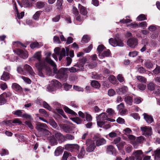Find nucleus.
Returning <instances> with one entry per match:
<instances>
[{"label":"nucleus","mask_w":160,"mask_h":160,"mask_svg":"<svg viewBox=\"0 0 160 160\" xmlns=\"http://www.w3.org/2000/svg\"><path fill=\"white\" fill-rule=\"evenodd\" d=\"M34 57L38 61L35 65L38 71V75L41 77H44V74L50 75L52 72L51 69L50 67H45L44 60H41V53L39 52H36L34 55Z\"/></svg>","instance_id":"obj_1"},{"label":"nucleus","mask_w":160,"mask_h":160,"mask_svg":"<svg viewBox=\"0 0 160 160\" xmlns=\"http://www.w3.org/2000/svg\"><path fill=\"white\" fill-rule=\"evenodd\" d=\"M36 128L40 133L41 135L49 134V132L47 130V125L43 123H38L36 124Z\"/></svg>","instance_id":"obj_2"},{"label":"nucleus","mask_w":160,"mask_h":160,"mask_svg":"<svg viewBox=\"0 0 160 160\" xmlns=\"http://www.w3.org/2000/svg\"><path fill=\"white\" fill-rule=\"evenodd\" d=\"M52 66L53 67L54 72L57 74V77L58 78L61 79L66 77L68 73L66 68H61L58 70L56 68V64L55 66Z\"/></svg>","instance_id":"obj_3"},{"label":"nucleus","mask_w":160,"mask_h":160,"mask_svg":"<svg viewBox=\"0 0 160 160\" xmlns=\"http://www.w3.org/2000/svg\"><path fill=\"white\" fill-rule=\"evenodd\" d=\"M60 126L62 131L67 133H71L74 129L72 124L70 123L61 124Z\"/></svg>","instance_id":"obj_4"},{"label":"nucleus","mask_w":160,"mask_h":160,"mask_svg":"<svg viewBox=\"0 0 160 160\" xmlns=\"http://www.w3.org/2000/svg\"><path fill=\"white\" fill-rule=\"evenodd\" d=\"M109 42L113 47H123L124 45L123 41L119 38H111L109 40Z\"/></svg>","instance_id":"obj_5"},{"label":"nucleus","mask_w":160,"mask_h":160,"mask_svg":"<svg viewBox=\"0 0 160 160\" xmlns=\"http://www.w3.org/2000/svg\"><path fill=\"white\" fill-rule=\"evenodd\" d=\"M140 129L142 135L146 137L150 136L152 134V130L151 127L145 126L141 127Z\"/></svg>","instance_id":"obj_6"},{"label":"nucleus","mask_w":160,"mask_h":160,"mask_svg":"<svg viewBox=\"0 0 160 160\" xmlns=\"http://www.w3.org/2000/svg\"><path fill=\"white\" fill-rule=\"evenodd\" d=\"M86 143L87 146L86 150L87 152H91L94 150L95 146L93 141L90 139H88L86 141Z\"/></svg>","instance_id":"obj_7"},{"label":"nucleus","mask_w":160,"mask_h":160,"mask_svg":"<svg viewBox=\"0 0 160 160\" xmlns=\"http://www.w3.org/2000/svg\"><path fill=\"white\" fill-rule=\"evenodd\" d=\"M51 53L50 52L47 53V56L45 59L44 60L45 62V67H49L48 64L51 66H55V63L50 58V56L51 55Z\"/></svg>","instance_id":"obj_8"},{"label":"nucleus","mask_w":160,"mask_h":160,"mask_svg":"<svg viewBox=\"0 0 160 160\" xmlns=\"http://www.w3.org/2000/svg\"><path fill=\"white\" fill-rule=\"evenodd\" d=\"M13 51L20 57L24 59H25L28 57V52L27 51H23L18 48L14 50Z\"/></svg>","instance_id":"obj_9"},{"label":"nucleus","mask_w":160,"mask_h":160,"mask_svg":"<svg viewBox=\"0 0 160 160\" xmlns=\"http://www.w3.org/2000/svg\"><path fill=\"white\" fill-rule=\"evenodd\" d=\"M79 148V146L77 144H68L65 146V149L66 150L71 152H72L74 149L78 150Z\"/></svg>","instance_id":"obj_10"},{"label":"nucleus","mask_w":160,"mask_h":160,"mask_svg":"<svg viewBox=\"0 0 160 160\" xmlns=\"http://www.w3.org/2000/svg\"><path fill=\"white\" fill-rule=\"evenodd\" d=\"M106 152L109 154L112 155H116L117 153L116 149L112 145L107 146Z\"/></svg>","instance_id":"obj_11"},{"label":"nucleus","mask_w":160,"mask_h":160,"mask_svg":"<svg viewBox=\"0 0 160 160\" xmlns=\"http://www.w3.org/2000/svg\"><path fill=\"white\" fill-rule=\"evenodd\" d=\"M127 45L130 47L134 48L138 45V40L136 38H131L127 41Z\"/></svg>","instance_id":"obj_12"},{"label":"nucleus","mask_w":160,"mask_h":160,"mask_svg":"<svg viewBox=\"0 0 160 160\" xmlns=\"http://www.w3.org/2000/svg\"><path fill=\"white\" fill-rule=\"evenodd\" d=\"M142 152L141 150H136L133 152L132 155L134 156L136 160H142Z\"/></svg>","instance_id":"obj_13"},{"label":"nucleus","mask_w":160,"mask_h":160,"mask_svg":"<svg viewBox=\"0 0 160 160\" xmlns=\"http://www.w3.org/2000/svg\"><path fill=\"white\" fill-rule=\"evenodd\" d=\"M54 136L56 139L58 140H60L61 142L64 141V136L61 133L57 132V131H54Z\"/></svg>","instance_id":"obj_14"},{"label":"nucleus","mask_w":160,"mask_h":160,"mask_svg":"<svg viewBox=\"0 0 160 160\" xmlns=\"http://www.w3.org/2000/svg\"><path fill=\"white\" fill-rule=\"evenodd\" d=\"M55 53L57 55H60L63 57L66 56V51L65 49L62 48L61 51H60V48L58 47L56 48L54 50Z\"/></svg>","instance_id":"obj_15"},{"label":"nucleus","mask_w":160,"mask_h":160,"mask_svg":"<svg viewBox=\"0 0 160 160\" xmlns=\"http://www.w3.org/2000/svg\"><path fill=\"white\" fill-rule=\"evenodd\" d=\"M12 88L18 92L21 93L22 92V88L18 84L14 83L12 84Z\"/></svg>","instance_id":"obj_16"},{"label":"nucleus","mask_w":160,"mask_h":160,"mask_svg":"<svg viewBox=\"0 0 160 160\" xmlns=\"http://www.w3.org/2000/svg\"><path fill=\"white\" fill-rule=\"evenodd\" d=\"M143 115L144 119L148 123L150 124L153 121V118L151 116L149 115L146 113H144Z\"/></svg>","instance_id":"obj_17"},{"label":"nucleus","mask_w":160,"mask_h":160,"mask_svg":"<svg viewBox=\"0 0 160 160\" xmlns=\"http://www.w3.org/2000/svg\"><path fill=\"white\" fill-rule=\"evenodd\" d=\"M24 69L28 71L30 74L32 76H34L35 73L33 70L31 66L28 64H26L24 67Z\"/></svg>","instance_id":"obj_18"},{"label":"nucleus","mask_w":160,"mask_h":160,"mask_svg":"<svg viewBox=\"0 0 160 160\" xmlns=\"http://www.w3.org/2000/svg\"><path fill=\"white\" fill-rule=\"evenodd\" d=\"M108 117L106 113L104 112L100 114L98 116L96 117V119L97 121H104L107 120Z\"/></svg>","instance_id":"obj_19"},{"label":"nucleus","mask_w":160,"mask_h":160,"mask_svg":"<svg viewBox=\"0 0 160 160\" xmlns=\"http://www.w3.org/2000/svg\"><path fill=\"white\" fill-rule=\"evenodd\" d=\"M78 8L80 10V13L82 15L84 16H86L87 15L88 12L85 7L79 4Z\"/></svg>","instance_id":"obj_20"},{"label":"nucleus","mask_w":160,"mask_h":160,"mask_svg":"<svg viewBox=\"0 0 160 160\" xmlns=\"http://www.w3.org/2000/svg\"><path fill=\"white\" fill-rule=\"evenodd\" d=\"M106 143V140L103 138H101L97 140L96 144L97 146H99L105 144Z\"/></svg>","instance_id":"obj_21"},{"label":"nucleus","mask_w":160,"mask_h":160,"mask_svg":"<svg viewBox=\"0 0 160 160\" xmlns=\"http://www.w3.org/2000/svg\"><path fill=\"white\" fill-rule=\"evenodd\" d=\"M9 78V74L7 72H4L3 74L1 77V79L5 81H7Z\"/></svg>","instance_id":"obj_22"},{"label":"nucleus","mask_w":160,"mask_h":160,"mask_svg":"<svg viewBox=\"0 0 160 160\" xmlns=\"http://www.w3.org/2000/svg\"><path fill=\"white\" fill-rule=\"evenodd\" d=\"M48 139L52 145L54 146L57 144V140L55 138L54 135L49 137Z\"/></svg>","instance_id":"obj_23"},{"label":"nucleus","mask_w":160,"mask_h":160,"mask_svg":"<svg viewBox=\"0 0 160 160\" xmlns=\"http://www.w3.org/2000/svg\"><path fill=\"white\" fill-rule=\"evenodd\" d=\"M124 101L127 104L131 105L133 102V99L130 96H127L124 98Z\"/></svg>","instance_id":"obj_24"},{"label":"nucleus","mask_w":160,"mask_h":160,"mask_svg":"<svg viewBox=\"0 0 160 160\" xmlns=\"http://www.w3.org/2000/svg\"><path fill=\"white\" fill-rule=\"evenodd\" d=\"M63 151V149L62 147H57L54 152V154L56 156H58L61 154Z\"/></svg>","instance_id":"obj_25"},{"label":"nucleus","mask_w":160,"mask_h":160,"mask_svg":"<svg viewBox=\"0 0 160 160\" xmlns=\"http://www.w3.org/2000/svg\"><path fill=\"white\" fill-rule=\"evenodd\" d=\"M74 66L76 67V69L78 72L80 71H83L84 69V65L80 64L78 62L75 64L74 65Z\"/></svg>","instance_id":"obj_26"},{"label":"nucleus","mask_w":160,"mask_h":160,"mask_svg":"<svg viewBox=\"0 0 160 160\" xmlns=\"http://www.w3.org/2000/svg\"><path fill=\"white\" fill-rule=\"evenodd\" d=\"M85 152L84 146L82 147L80 151L78 156V157L79 158H83L85 154Z\"/></svg>","instance_id":"obj_27"},{"label":"nucleus","mask_w":160,"mask_h":160,"mask_svg":"<svg viewBox=\"0 0 160 160\" xmlns=\"http://www.w3.org/2000/svg\"><path fill=\"white\" fill-rule=\"evenodd\" d=\"M91 85L92 87L96 88H98L100 86V84L96 80L92 81L91 82Z\"/></svg>","instance_id":"obj_28"},{"label":"nucleus","mask_w":160,"mask_h":160,"mask_svg":"<svg viewBox=\"0 0 160 160\" xmlns=\"http://www.w3.org/2000/svg\"><path fill=\"white\" fill-rule=\"evenodd\" d=\"M136 78L140 82L143 83H146L147 82V79L144 77L141 76H138Z\"/></svg>","instance_id":"obj_29"},{"label":"nucleus","mask_w":160,"mask_h":160,"mask_svg":"<svg viewBox=\"0 0 160 160\" xmlns=\"http://www.w3.org/2000/svg\"><path fill=\"white\" fill-rule=\"evenodd\" d=\"M97 62H92L86 65L88 68L89 69L93 68L97 66Z\"/></svg>","instance_id":"obj_30"},{"label":"nucleus","mask_w":160,"mask_h":160,"mask_svg":"<svg viewBox=\"0 0 160 160\" xmlns=\"http://www.w3.org/2000/svg\"><path fill=\"white\" fill-rule=\"evenodd\" d=\"M155 160H160V149L154 151Z\"/></svg>","instance_id":"obj_31"},{"label":"nucleus","mask_w":160,"mask_h":160,"mask_svg":"<svg viewBox=\"0 0 160 160\" xmlns=\"http://www.w3.org/2000/svg\"><path fill=\"white\" fill-rule=\"evenodd\" d=\"M72 120L73 121L78 124H81L82 122V119H81L78 117L73 118Z\"/></svg>","instance_id":"obj_32"},{"label":"nucleus","mask_w":160,"mask_h":160,"mask_svg":"<svg viewBox=\"0 0 160 160\" xmlns=\"http://www.w3.org/2000/svg\"><path fill=\"white\" fill-rule=\"evenodd\" d=\"M64 110L65 112H67L69 114H71L72 115H75L77 114L73 110L69 109V108L67 107H65L64 108Z\"/></svg>","instance_id":"obj_33"},{"label":"nucleus","mask_w":160,"mask_h":160,"mask_svg":"<svg viewBox=\"0 0 160 160\" xmlns=\"http://www.w3.org/2000/svg\"><path fill=\"white\" fill-rule=\"evenodd\" d=\"M137 71L140 73H144L146 72L147 70L142 67H136Z\"/></svg>","instance_id":"obj_34"},{"label":"nucleus","mask_w":160,"mask_h":160,"mask_svg":"<svg viewBox=\"0 0 160 160\" xmlns=\"http://www.w3.org/2000/svg\"><path fill=\"white\" fill-rule=\"evenodd\" d=\"M71 154L68 152L67 151H64L62 157V160H67L69 156H71Z\"/></svg>","instance_id":"obj_35"},{"label":"nucleus","mask_w":160,"mask_h":160,"mask_svg":"<svg viewBox=\"0 0 160 160\" xmlns=\"http://www.w3.org/2000/svg\"><path fill=\"white\" fill-rule=\"evenodd\" d=\"M50 84L53 86L54 88L59 86V84H60L59 82L55 79L52 80Z\"/></svg>","instance_id":"obj_36"},{"label":"nucleus","mask_w":160,"mask_h":160,"mask_svg":"<svg viewBox=\"0 0 160 160\" xmlns=\"http://www.w3.org/2000/svg\"><path fill=\"white\" fill-rule=\"evenodd\" d=\"M109 81L113 84L116 83L117 81L115 77L113 75L110 76L108 78Z\"/></svg>","instance_id":"obj_37"},{"label":"nucleus","mask_w":160,"mask_h":160,"mask_svg":"<svg viewBox=\"0 0 160 160\" xmlns=\"http://www.w3.org/2000/svg\"><path fill=\"white\" fill-rule=\"evenodd\" d=\"M146 68H152L153 66L152 63L150 61H147L144 64Z\"/></svg>","instance_id":"obj_38"},{"label":"nucleus","mask_w":160,"mask_h":160,"mask_svg":"<svg viewBox=\"0 0 160 160\" xmlns=\"http://www.w3.org/2000/svg\"><path fill=\"white\" fill-rule=\"evenodd\" d=\"M22 111V110H18L13 112V113L18 117H22L23 114Z\"/></svg>","instance_id":"obj_39"},{"label":"nucleus","mask_w":160,"mask_h":160,"mask_svg":"<svg viewBox=\"0 0 160 160\" xmlns=\"http://www.w3.org/2000/svg\"><path fill=\"white\" fill-rule=\"evenodd\" d=\"M39 112L41 115L44 117H48V115L46 111L43 109H40L39 110Z\"/></svg>","instance_id":"obj_40"},{"label":"nucleus","mask_w":160,"mask_h":160,"mask_svg":"<svg viewBox=\"0 0 160 160\" xmlns=\"http://www.w3.org/2000/svg\"><path fill=\"white\" fill-rule=\"evenodd\" d=\"M7 102L5 97L2 94L0 95V105L4 104Z\"/></svg>","instance_id":"obj_41"},{"label":"nucleus","mask_w":160,"mask_h":160,"mask_svg":"<svg viewBox=\"0 0 160 160\" xmlns=\"http://www.w3.org/2000/svg\"><path fill=\"white\" fill-rule=\"evenodd\" d=\"M155 85L152 82H150L147 85L148 89L151 91H153L154 89Z\"/></svg>","instance_id":"obj_42"},{"label":"nucleus","mask_w":160,"mask_h":160,"mask_svg":"<svg viewBox=\"0 0 160 160\" xmlns=\"http://www.w3.org/2000/svg\"><path fill=\"white\" fill-rule=\"evenodd\" d=\"M87 61V59L85 57H82L79 58L78 62L84 65Z\"/></svg>","instance_id":"obj_43"},{"label":"nucleus","mask_w":160,"mask_h":160,"mask_svg":"<svg viewBox=\"0 0 160 160\" xmlns=\"http://www.w3.org/2000/svg\"><path fill=\"white\" fill-rule=\"evenodd\" d=\"M64 141L67 140H72L74 138V137L73 136L70 134H66L65 136H64Z\"/></svg>","instance_id":"obj_44"},{"label":"nucleus","mask_w":160,"mask_h":160,"mask_svg":"<svg viewBox=\"0 0 160 160\" xmlns=\"http://www.w3.org/2000/svg\"><path fill=\"white\" fill-rule=\"evenodd\" d=\"M13 45L17 47H18L19 48L20 46H21L22 47H24L25 48L26 47V46L24 45L22 42H19V41H16L15 42H13Z\"/></svg>","instance_id":"obj_45"},{"label":"nucleus","mask_w":160,"mask_h":160,"mask_svg":"<svg viewBox=\"0 0 160 160\" xmlns=\"http://www.w3.org/2000/svg\"><path fill=\"white\" fill-rule=\"evenodd\" d=\"M45 5L44 2H38L36 3L37 7L38 8H41L44 7Z\"/></svg>","instance_id":"obj_46"},{"label":"nucleus","mask_w":160,"mask_h":160,"mask_svg":"<svg viewBox=\"0 0 160 160\" xmlns=\"http://www.w3.org/2000/svg\"><path fill=\"white\" fill-rule=\"evenodd\" d=\"M66 70L67 71V73L68 71H69L70 72H78V71H77V70L76 69V68H74V67H72L71 68H66Z\"/></svg>","instance_id":"obj_47"},{"label":"nucleus","mask_w":160,"mask_h":160,"mask_svg":"<svg viewBox=\"0 0 160 160\" xmlns=\"http://www.w3.org/2000/svg\"><path fill=\"white\" fill-rule=\"evenodd\" d=\"M110 54V52L109 50L104 51L101 55L100 58H102L105 57H108Z\"/></svg>","instance_id":"obj_48"},{"label":"nucleus","mask_w":160,"mask_h":160,"mask_svg":"<svg viewBox=\"0 0 160 160\" xmlns=\"http://www.w3.org/2000/svg\"><path fill=\"white\" fill-rule=\"evenodd\" d=\"M30 47L31 48L33 49L36 48H39V45L38 42H32L30 45Z\"/></svg>","instance_id":"obj_49"},{"label":"nucleus","mask_w":160,"mask_h":160,"mask_svg":"<svg viewBox=\"0 0 160 160\" xmlns=\"http://www.w3.org/2000/svg\"><path fill=\"white\" fill-rule=\"evenodd\" d=\"M22 118H26L27 119L29 120H32L33 118L31 116L27 113H23Z\"/></svg>","instance_id":"obj_50"},{"label":"nucleus","mask_w":160,"mask_h":160,"mask_svg":"<svg viewBox=\"0 0 160 160\" xmlns=\"http://www.w3.org/2000/svg\"><path fill=\"white\" fill-rule=\"evenodd\" d=\"M125 142L122 141L119 142L118 144H117V146L118 149L120 150L123 147V146L125 145Z\"/></svg>","instance_id":"obj_51"},{"label":"nucleus","mask_w":160,"mask_h":160,"mask_svg":"<svg viewBox=\"0 0 160 160\" xmlns=\"http://www.w3.org/2000/svg\"><path fill=\"white\" fill-rule=\"evenodd\" d=\"M137 88L140 90L143 91L146 88V85L143 84H139L138 85Z\"/></svg>","instance_id":"obj_52"},{"label":"nucleus","mask_w":160,"mask_h":160,"mask_svg":"<svg viewBox=\"0 0 160 160\" xmlns=\"http://www.w3.org/2000/svg\"><path fill=\"white\" fill-rule=\"evenodd\" d=\"M102 77L101 74H92V77L94 79H100Z\"/></svg>","instance_id":"obj_53"},{"label":"nucleus","mask_w":160,"mask_h":160,"mask_svg":"<svg viewBox=\"0 0 160 160\" xmlns=\"http://www.w3.org/2000/svg\"><path fill=\"white\" fill-rule=\"evenodd\" d=\"M42 12L38 11L33 16V18L35 20L38 19Z\"/></svg>","instance_id":"obj_54"},{"label":"nucleus","mask_w":160,"mask_h":160,"mask_svg":"<svg viewBox=\"0 0 160 160\" xmlns=\"http://www.w3.org/2000/svg\"><path fill=\"white\" fill-rule=\"evenodd\" d=\"M63 2V0H57L56 3V6L57 7V8L58 9H60L61 8V7L62 5Z\"/></svg>","instance_id":"obj_55"},{"label":"nucleus","mask_w":160,"mask_h":160,"mask_svg":"<svg viewBox=\"0 0 160 160\" xmlns=\"http://www.w3.org/2000/svg\"><path fill=\"white\" fill-rule=\"evenodd\" d=\"M152 71L155 74L157 75L160 73V66L157 65L156 67Z\"/></svg>","instance_id":"obj_56"},{"label":"nucleus","mask_w":160,"mask_h":160,"mask_svg":"<svg viewBox=\"0 0 160 160\" xmlns=\"http://www.w3.org/2000/svg\"><path fill=\"white\" fill-rule=\"evenodd\" d=\"M137 19L138 21H141L146 19V18L144 14H141L137 17Z\"/></svg>","instance_id":"obj_57"},{"label":"nucleus","mask_w":160,"mask_h":160,"mask_svg":"<svg viewBox=\"0 0 160 160\" xmlns=\"http://www.w3.org/2000/svg\"><path fill=\"white\" fill-rule=\"evenodd\" d=\"M43 105L44 108H47L50 111H51L52 108L45 101L43 102Z\"/></svg>","instance_id":"obj_58"},{"label":"nucleus","mask_w":160,"mask_h":160,"mask_svg":"<svg viewBox=\"0 0 160 160\" xmlns=\"http://www.w3.org/2000/svg\"><path fill=\"white\" fill-rule=\"evenodd\" d=\"M85 114L86 115V120L88 122H90L91 121L92 119L91 116L87 112H85Z\"/></svg>","instance_id":"obj_59"},{"label":"nucleus","mask_w":160,"mask_h":160,"mask_svg":"<svg viewBox=\"0 0 160 160\" xmlns=\"http://www.w3.org/2000/svg\"><path fill=\"white\" fill-rule=\"evenodd\" d=\"M49 123L54 128H56L58 126L57 123L53 119L50 120Z\"/></svg>","instance_id":"obj_60"},{"label":"nucleus","mask_w":160,"mask_h":160,"mask_svg":"<svg viewBox=\"0 0 160 160\" xmlns=\"http://www.w3.org/2000/svg\"><path fill=\"white\" fill-rule=\"evenodd\" d=\"M8 122L11 123H18L19 124H20L22 123L21 121H19V119L18 118L9 121Z\"/></svg>","instance_id":"obj_61"},{"label":"nucleus","mask_w":160,"mask_h":160,"mask_svg":"<svg viewBox=\"0 0 160 160\" xmlns=\"http://www.w3.org/2000/svg\"><path fill=\"white\" fill-rule=\"evenodd\" d=\"M116 92L113 89H110L108 90V94L110 96L112 97L115 95Z\"/></svg>","instance_id":"obj_62"},{"label":"nucleus","mask_w":160,"mask_h":160,"mask_svg":"<svg viewBox=\"0 0 160 160\" xmlns=\"http://www.w3.org/2000/svg\"><path fill=\"white\" fill-rule=\"evenodd\" d=\"M47 90L49 92H52L54 90V88L50 83L47 87Z\"/></svg>","instance_id":"obj_63"},{"label":"nucleus","mask_w":160,"mask_h":160,"mask_svg":"<svg viewBox=\"0 0 160 160\" xmlns=\"http://www.w3.org/2000/svg\"><path fill=\"white\" fill-rule=\"evenodd\" d=\"M120 90L122 93H124L127 92L128 88L126 86H123L120 88Z\"/></svg>","instance_id":"obj_64"}]
</instances>
